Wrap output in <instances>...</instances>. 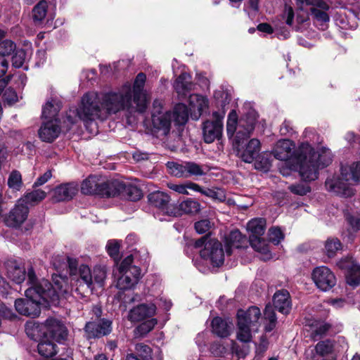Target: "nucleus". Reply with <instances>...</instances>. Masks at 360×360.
<instances>
[{
    "label": "nucleus",
    "mask_w": 360,
    "mask_h": 360,
    "mask_svg": "<svg viewBox=\"0 0 360 360\" xmlns=\"http://www.w3.org/2000/svg\"><path fill=\"white\" fill-rule=\"evenodd\" d=\"M27 283L30 285L25 290L26 298L17 299L15 301L16 311L26 316H38L41 313L43 302L55 303L60 297L66 298L72 292L68 278L56 275L53 277V284L48 280L38 281L32 266L28 268Z\"/></svg>",
    "instance_id": "nucleus-1"
},
{
    "label": "nucleus",
    "mask_w": 360,
    "mask_h": 360,
    "mask_svg": "<svg viewBox=\"0 0 360 360\" xmlns=\"http://www.w3.org/2000/svg\"><path fill=\"white\" fill-rule=\"evenodd\" d=\"M297 166L302 179L305 181H314L318 178L319 168L325 167L332 162L329 150L317 154L308 143H302L296 155Z\"/></svg>",
    "instance_id": "nucleus-2"
},
{
    "label": "nucleus",
    "mask_w": 360,
    "mask_h": 360,
    "mask_svg": "<svg viewBox=\"0 0 360 360\" xmlns=\"http://www.w3.org/2000/svg\"><path fill=\"white\" fill-rule=\"evenodd\" d=\"M355 183H360V161L351 166H342L340 176L328 178L325 184L328 191L348 198L354 194L352 185Z\"/></svg>",
    "instance_id": "nucleus-3"
},
{
    "label": "nucleus",
    "mask_w": 360,
    "mask_h": 360,
    "mask_svg": "<svg viewBox=\"0 0 360 360\" xmlns=\"http://www.w3.org/2000/svg\"><path fill=\"white\" fill-rule=\"evenodd\" d=\"M101 95L96 92H88L81 98V102L77 108L73 110L75 115L73 117L71 115H67L68 121L73 124L75 118L78 117L85 123L96 120H104V112L101 105Z\"/></svg>",
    "instance_id": "nucleus-4"
},
{
    "label": "nucleus",
    "mask_w": 360,
    "mask_h": 360,
    "mask_svg": "<svg viewBox=\"0 0 360 360\" xmlns=\"http://www.w3.org/2000/svg\"><path fill=\"white\" fill-rule=\"evenodd\" d=\"M243 127L244 125L241 122L233 145L240 158L244 162L250 163L257 158L259 153L260 141L257 139H252L246 143L255 129V119L248 122L247 127L245 128V131L240 129Z\"/></svg>",
    "instance_id": "nucleus-5"
},
{
    "label": "nucleus",
    "mask_w": 360,
    "mask_h": 360,
    "mask_svg": "<svg viewBox=\"0 0 360 360\" xmlns=\"http://www.w3.org/2000/svg\"><path fill=\"white\" fill-rule=\"evenodd\" d=\"M101 99L104 120L110 115L115 114L123 110H129L132 107L131 86L127 83L122 86L117 92L110 91L101 93Z\"/></svg>",
    "instance_id": "nucleus-6"
},
{
    "label": "nucleus",
    "mask_w": 360,
    "mask_h": 360,
    "mask_svg": "<svg viewBox=\"0 0 360 360\" xmlns=\"http://www.w3.org/2000/svg\"><path fill=\"white\" fill-rule=\"evenodd\" d=\"M261 311L252 306L247 310L239 309L237 312V338L243 342H250L252 334L258 332L261 326Z\"/></svg>",
    "instance_id": "nucleus-7"
},
{
    "label": "nucleus",
    "mask_w": 360,
    "mask_h": 360,
    "mask_svg": "<svg viewBox=\"0 0 360 360\" xmlns=\"http://www.w3.org/2000/svg\"><path fill=\"white\" fill-rule=\"evenodd\" d=\"M189 109L184 103H178L175 105L172 114V120L176 124L184 125L188 120L190 112L191 117L198 120L202 112L208 108V100L198 94H191L188 98Z\"/></svg>",
    "instance_id": "nucleus-8"
},
{
    "label": "nucleus",
    "mask_w": 360,
    "mask_h": 360,
    "mask_svg": "<svg viewBox=\"0 0 360 360\" xmlns=\"http://www.w3.org/2000/svg\"><path fill=\"white\" fill-rule=\"evenodd\" d=\"M122 188L117 181H106L97 176H90L82 184V192L86 195L114 197Z\"/></svg>",
    "instance_id": "nucleus-9"
},
{
    "label": "nucleus",
    "mask_w": 360,
    "mask_h": 360,
    "mask_svg": "<svg viewBox=\"0 0 360 360\" xmlns=\"http://www.w3.org/2000/svg\"><path fill=\"white\" fill-rule=\"evenodd\" d=\"M133 256L128 255L121 262L118 267L119 277L117 281V287L120 290H128L132 288L138 283L141 278V269L131 265Z\"/></svg>",
    "instance_id": "nucleus-10"
},
{
    "label": "nucleus",
    "mask_w": 360,
    "mask_h": 360,
    "mask_svg": "<svg viewBox=\"0 0 360 360\" xmlns=\"http://www.w3.org/2000/svg\"><path fill=\"white\" fill-rule=\"evenodd\" d=\"M248 230L250 232V243L257 252L269 255L270 251L266 241L261 236L264 233L266 220L263 218H256L248 223Z\"/></svg>",
    "instance_id": "nucleus-11"
},
{
    "label": "nucleus",
    "mask_w": 360,
    "mask_h": 360,
    "mask_svg": "<svg viewBox=\"0 0 360 360\" xmlns=\"http://www.w3.org/2000/svg\"><path fill=\"white\" fill-rule=\"evenodd\" d=\"M152 124L156 133L167 136L170 131L172 114L170 111H164L160 101L155 100L153 104Z\"/></svg>",
    "instance_id": "nucleus-12"
},
{
    "label": "nucleus",
    "mask_w": 360,
    "mask_h": 360,
    "mask_svg": "<svg viewBox=\"0 0 360 360\" xmlns=\"http://www.w3.org/2000/svg\"><path fill=\"white\" fill-rule=\"evenodd\" d=\"M295 144L292 141L289 139H281L276 143L272 153L276 159L285 161L290 169L299 171V168H295L297 164L295 157L298 149L293 152Z\"/></svg>",
    "instance_id": "nucleus-13"
},
{
    "label": "nucleus",
    "mask_w": 360,
    "mask_h": 360,
    "mask_svg": "<svg viewBox=\"0 0 360 360\" xmlns=\"http://www.w3.org/2000/svg\"><path fill=\"white\" fill-rule=\"evenodd\" d=\"M200 254L204 260L210 262L213 266L218 267L224 264V252L222 245L215 239L210 240Z\"/></svg>",
    "instance_id": "nucleus-14"
},
{
    "label": "nucleus",
    "mask_w": 360,
    "mask_h": 360,
    "mask_svg": "<svg viewBox=\"0 0 360 360\" xmlns=\"http://www.w3.org/2000/svg\"><path fill=\"white\" fill-rule=\"evenodd\" d=\"M150 205L158 210L157 214H162L164 216H176V212L170 203V197L165 192L155 191L148 196Z\"/></svg>",
    "instance_id": "nucleus-15"
},
{
    "label": "nucleus",
    "mask_w": 360,
    "mask_h": 360,
    "mask_svg": "<svg viewBox=\"0 0 360 360\" xmlns=\"http://www.w3.org/2000/svg\"><path fill=\"white\" fill-rule=\"evenodd\" d=\"M212 116L215 118L214 121L207 120L202 125L203 139L205 143H211L216 139H219L223 130V124L221 116L218 112H214Z\"/></svg>",
    "instance_id": "nucleus-16"
},
{
    "label": "nucleus",
    "mask_w": 360,
    "mask_h": 360,
    "mask_svg": "<svg viewBox=\"0 0 360 360\" xmlns=\"http://www.w3.org/2000/svg\"><path fill=\"white\" fill-rule=\"evenodd\" d=\"M312 279L322 291H328L336 283V278L329 268L321 266L315 268L312 272Z\"/></svg>",
    "instance_id": "nucleus-17"
},
{
    "label": "nucleus",
    "mask_w": 360,
    "mask_h": 360,
    "mask_svg": "<svg viewBox=\"0 0 360 360\" xmlns=\"http://www.w3.org/2000/svg\"><path fill=\"white\" fill-rule=\"evenodd\" d=\"M146 80V75L143 72L139 73L131 89L132 101L136 104V110L140 112H144L147 106L146 97L143 91Z\"/></svg>",
    "instance_id": "nucleus-18"
},
{
    "label": "nucleus",
    "mask_w": 360,
    "mask_h": 360,
    "mask_svg": "<svg viewBox=\"0 0 360 360\" xmlns=\"http://www.w3.org/2000/svg\"><path fill=\"white\" fill-rule=\"evenodd\" d=\"M28 214V207L18 200L14 207L4 217V222L8 227L19 228L27 219Z\"/></svg>",
    "instance_id": "nucleus-19"
},
{
    "label": "nucleus",
    "mask_w": 360,
    "mask_h": 360,
    "mask_svg": "<svg viewBox=\"0 0 360 360\" xmlns=\"http://www.w3.org/2000/svg\"><path fill=\"white\" fill-rule=\"evenodd\" d=\"M112 322L102 319L98 322L90 321L85 326V332L89 338H100L108 335L112 330Z\"/></svg>",
    "instance_id": "nucleus-20"
},
{
    "label": "nucleus",
    "mask_w": 360,
    "mask_h": 360,
    "mask_svg": "<svg viewBox=\"0 0 360 360\" xmlns=\"http://www.w3.org/2000/svg\"><path fill=\"white\" fill-rule=\"evenodd\" d=\"M156 309V305L154 303L141 304L129 311L128 319L132 322L141 321L153 316Z\"/></svg>",
    "instance_id": "nucleus-21"
},
{
    "label": "nucleus",
    "mask_w": 360,
    "mask_h": 360,
    "mask_svg": "<svg viewBox=\"0 0 360 360\" xmlns=\"http://www.w3.org/2000/svg\"><path fill=\"white\" fill-rule=\"evenodd\" d=\"M60 120H47L43 122L39 130V136L43 141L52 142L60 133Z\"/></svg>",
    "instance_id": "nucleus-22"
},
{
    "label": "nucleus",
    "mask_w": 360,
    "mask_h": 360,
    "mask_svg": "<svg viewBox=\"0 0 360 360\" xmlns=\"http://www.w3.org/2000/svg\"><path fill=\"white\" fill-rule=\"evenodd\" d=\"M77 186L74 183L63 184L53 190L52 200L58 202L71 200L77 193Z\"/></svg>",
    "instance_id": "nucleus-23"
},
{
    "label": "nucleus",
    "mask_w": 360,
    "mask_h": 360,
    "mask_svg": "<svg viewBox=\"0 0 360 360\" xmlns=\"http://www.w3.org/2000/svg\"><path fill=\"white\" fill-rule=\"evenodd\" d=\"M253 119H255V123L257 118H256L255 113H253V115H250V117H247L246 120L241 118L239 120V123L238 124V115H237L236 110H231L228 115L227 123H226V132H227L228 136L229 137L233 136L235 132L237 134V131L238 130V128H239V126H240L241 122H242V124L244 125V127L240 129L243 131H245V128L247 127L248 122Z\"/></svg>",
    "instance_id": "nucleus-24"
},
{
    "label": "nucleus",
    "mask_w": 360,
    "mask_h": 360,
    "mask_svg": "<svg viewBox=\"0 0 360 360\" xmlns=\"http://www.w3.org/2000/svg\"><path fill=\"white\" fill-rule=\"evenodd\" d=\"M62 108L61 101L55 97L50 98L42 108V117L47 120H60L58 112Z\"/></svg>",
    "instance_id": "nucleus-25"
},
{
    "label": "nucleus",
    "mask_w": 360,
    "mask_h": 360,
    "mask_svg": "<svg viewBox=\"0 0 360 360\" xmlns=\"http://www.w3.org/2000/svg\"><path fill=\"white\" fill-rule=\"evenodd\" d=\"M274 308L283 314H289L291 309L290 294L286 290L277 291L273 297Z\"/></svg>",
    "instance_id": "nucleus-26"
},
{
    "label": "nucleus",
    "mask_w": 360,
    "mask_h": 360,
    "mask_svg": "<svg viewBox=\"0 0 360 360\" xmlns=\"http://www.w3.org/2000/svg\"><path fill=\"white\" fill-rule=\"evenodd\" d=\"M71 282L76 283L82 287H85L86 290L93 289L92 273L87 265L82 264L79 266L77 275L71 278Z\"/></svg>",
    "instance_id": "nucleus-27"
},
{
    "label": "nucleus",
    "mask_w": 360,
    "mask_h": 360,
    "mask_svg": "<svg viewBox=\"0 0 360 360\" xmlns=\"http://www.w3.org/2000/svg\"><path fill=\"white\" fill-rule=\"evenodd\" d=\"M194 84L191 82V75L182 72L175 80L174 88L179 96L186 97L193 89Z\"/></svg>",
    "instance_id": "nucleus-28"
},
{
    "label": "nucleus",
    "mask_w": 360,
    "mask_h": 360,
    "mask_svg": "<svg viewBox=\"0 0 360 360\" xmlns=\"http://www.w3.org/2000/svg\"><path fill=\"white\" fill-rule=\"evenodd\" d=\"M43 326L46 330L45 333L50 334L54 338L64 339L67 335L65 326L56 319H47Z\"/></svg>",
    "instance_id": "nucleus-29"
},
{
    "label": "nucleus",
    "mask_w": 360,
    "mask_h": 360,
    "mask_svg": "<svg viewBox=\"0 0 360 360\" xmlns=\"http://www.w3.org/2000/svg\"><path fill=\"white\" fill-rule=\"evenodd\" d=\"M7 275L10 279L20 284L26 277V271L24 267L19 266L15 261H10L6 264Z\"/></svg>",
    "instance_id": "nucleus-30"
},
{
    "label": "nucleus",
    "mask_w": 360,
    "mask_h": 360,
    "mask_svg": "<svg viewBox=\"0 0 360 360\" xmlns=\"http://www.w3.org/2000/svg\"><path fill=\"white\" fill-rule=\"evenodd\" d=\"M39 354L44 358H51L58 353V346L51 340L44 338L37 346Z\"/></svg>",
    "instance_id": "nucleus-31"
},
{
    "label": "nucleus",
    "mask_w": 360,
    "mask_h": 360,
    "mask_svg": "<svg viewBox=\"0 0 360 360\" xmlns=\"http://www.w3.org/2000/svg\"><path fill=\"white\" fill-rule=\"evenodd\" d=\"M201 210L200 204L192 198H186L179 205V211L181 214H195Z\"/></svg>",
    "instance_id": "nucleus-32"
},
{
    "label": "nucleus",
    "mask_w": 360,
    "mask_h": 360,
    "mask_svg": "<svg viewBox=\"0 0 360 360\" xmlns=\"http://www.w3.org/2000/svg\"><path fill=\"white\" fill-rule=\"evenodd\" d=\"M230 326L228 322L220 317H215L212 321V332L221 338L229 335Z\"/></svg>",
    "instance_id": "nucleus-33"
},
{
    "label": "nucleus",
    "mask_w": 360,
    "mask_h": 360,
    "mask_svg": "<svg viewBox=\"0 0 360 360\" xmlns=\"http://www.w3.org/2000/svg\"><path fill=\"white\" fill-rule=\"evenodd\" d=\"M46 196L45 191L41 189L26 193L19 200L24 205H35L43 200Z\"/></svg>",
    "instance_id": "nucleus-34"
},
{
    "label": "nucleus",
    "mask_w": 360,
    "mask_h": 360,
    "mask_svg": "<svg viewBox=\"0 0 360 360\" xmlns=\"http://www.w3.org/2000/svg\"><path fill=\"white\" fill-rule=\"evenodd\" d=\"M264 330L266 332L272 331L277 323L276 313L270 305H266L264 311Z\"/></svg>",
    "instance_id": "nucleus-35"
},
{
    "label": "nucleus",
    "mask_w": 360,
    "mask_h": 360,
    "mask_svg": "<svg viewBox=\"0 0 360 360\" xmlns=\"http://www.w3.org/2000/svg\"><path fill=\"white\" fill-rule=\"evenodd\" d=\"M245 240V237L242 236L241 233L238 230L232 231L226 238L228 246L226 252L230 254V250L232 248H241Z\"/></svg>",
    "instance_id": "nucleus-36"
},
{
    "label": "nucleus",
    "mask_w": 360,
    "mask_h": 360,
    "mask_svg": "<svg viewBox=\"0 0 360 360\" xmlns=\"http://www.w3.org/2000/svg\"><path fill=\"white\" fill-rule=\"evenodd\" d=\"M186 178L193 176H203L206 174L207 172V167L205 165H200L191 161L186 162Z\"/></svg>",
    "instance_id": "nucleus-37"
},
{
    "label": "nucleus",
    "mask_w": 360,
    "mask_h": 360,
    "mask_svg": "<svg viewBox=\"0 0 360 360\" xmlns=\"http://www.w3.org/2000/svg\"><path fill=\"white\" fill-rule=\"evenodd\" d=\"M347 283L356 287L360 284V266L352 264L346 275Z\"/></svg>",
    "instance_id": "nucleus-38"
},
{
    "label": "nucleus",
    "mask_w": 360,
    "mask_h": 360,
    "mask_svg": "<svg viewBox=\"0 0 360 360\" xmlns=\"http://www.w3.org/2000/svg\"><path fill=\"white\" fill-rule=\"evenodd\" d=\"M166 165L172 175L178 178H186V162H168Z\"/></svg>",
    "instance_id": "nucleus-39"
},
{
    "label": "nucleus",
    "mask_w": 360,
    "mask_h": 360,
    "mask_svg": "<svg viewBox=\"0 0 360 360\" xmlns=\"http://www.w3.org/2000/svg\"><path fill=\"white\" fill-rule=\"evenodd\" d=\"M47 2L45 0L40 1L32 10V17L34 21L41 22L46 15Z\"/></svg>",
    "instance_id": "nucleus-40"
},
{
    "label": "nucleus",
    "mask_w": 360,
    "mask_h": 360,
    "mask_svg": "<svg viewBox=\"0 0 360 360\" xmlns=\"http://www.w3.org/2000/svg\"><path fill=\"white\" fill-rule=\"evenodd\" d=\"M168 187L171 190H172L178 193L184 194V195H188L189 193H188V190H192V191H195V188H198L199 185L195 183L191 182V181H186L184 184H168Z\"/></svg>",
    "instance_id": "nucleus-41"
},
{
    "label": "nucleus",
    "mask_w": 360,
    "mask_h": 360,
    "mask_svg": "<svg viewBox=\"0 0 360 360\" xmlns=\"http://www.w3.org/2000/svg\"><path fill=\"white\" fill-rule=\"evenodd\" d=\"M8 186L13 191H18L22 186V175L18 170H13L8 179Z\"/></svg>",
    "instance_id": "nucleus-42"
},
{
    "label": "nucleus",
    "mask_w": 360,
    "mask_h": 360,
    "mask_svg": "<svg viewBox=\"0 0 360 360\" xmlns=\"http://www.w3.org/2000/svg\"><path fill=\"white\" fill-rule=\"evenodd\" d=\"M326 255L328 257H333L336 252L342 249V244L339 239L331 238H328L325 243Z\"/></svg>",
    "instance_id": "nucleus-43"
},
{
    "label": "nucleus",
    "mask_w": 360,
    "mask_h": 360,
    "mask_svg": "<svg viewBox=\"0 0 360 360\" xmlns=\"http://www.w3.org/2000/svg\"><path fill=\"white\" fill-rule=\"evenodd\" d=\"M326 10H323L319 8H311V12L314 18L316 21V22L320 23L319 25L321 26V29L324 30L326 27V23L329 21V16L328 13L326 12Z\"/></svg>",
    "instance_id": "nucleus-44"
},
{
    "label": "nucleus",
    "mask_w": 360,
    "mask_h": 360,
    "mask_svg": "<svg viewBox=\"0 0 360 360\" xmlns=\"http://www.w3.org/2000/svg\"><path fill=\"white\" fill-rule=\"evenodd\" d=\"M315 349L317 354L321 356H325L332 353L333 345L329 340L321 341L316 344Z\"/></svg>",
    "instance_id": "nucleus-45"
},
{
    "label": "nucleus",
    "mask_w": 360,
    "mask_h": 360,
    "mask_svg": "<svg viewBox=\"0 0 360 360\" xmlns=\"http://www.w3.org/2000/svg\"><path fill=\"white\" fill-rule=\"evenodd\" d=\"M106 278V269L104 266H96L92 273V281L102 286Z\"/></svg>",
    "instance_id": "nucleus-46"
},
{
    "label": "nucleus",
    "mask_w": 360,
    "mask_h": 360,
    "mask_svg": "<svg viewBox=\"0 0 360 360\" xmlns=\"http://www.w3.org/2000/svg\"><path fill=\"white\" fill-rule=\"evenodd\" d=\"M268 238L270 242L278 245L284 238V234L280 228L272 227L269 230Z\"/></svg>",
    "instance_id": "nucleus-47"
},
{
    "label": "nucleus",
    "mask_w": 360,
    "mask_h": 360,
    "mask_svg": "<svg viewBox=\"0 0 360 360\" xmlns=\"http://www.w3.org/2000/svg\"><path fill=\"white\" fill-rule=\"evenodd\" d=\"M157 323L155 319H151L140 324L136 328V330L139 335H145L153 329Z\"/></svg>",
    "instance_id": "nucleus-48"
},
{
    "label": "nucleus",
    "mask_w": 360,
    "mask_h": 360,
    "mask_svg": "<svg viewBox=\"0 0 360 360\" xmlns=\"http://www.w3.org/2000/svg\"><path fill=\"white\" fill-rule=\"evenodd\" d=\"M15 49V44L11 40L6 39L0 43V56L4 57L11 54Z\"/></svg>",
    "instance_id": "nucleus-49"
},
{
    "label": "nucleus",
    "mask_w": 360,
    "mask_h": 360,
    "mask_svg": "<svg viewBox=\"0 0 360 360\" xmlns=\"http://www.w3.org/2000/svg\"><path fill=\"white\" fill-rule=\"evenodd\" d=\"M107 252L115 262L119 257L120 243L117 240H109L106 245Z\"/></svg>",
    "instance_id": "nucleus-50"
},
{
    "label": "nucleus",
    "mask_w": 360,
    "mask_h": 360,
    "mask_svg": "<svg viewBox=\"0 0 360 360\" xmlns=\"http://www.w3.org/2000/svg\"><path fill=\"white\" fill-rule=\"evenodd\" d=\"M288 189L294 194L299 195H306L310 192V187L303 183H299L297 184H292L288 186Z\"/></svg>",
    "instance_id": "nucleus-51"
},
{
    "label": "nucleus",
    "mask_w": 360,
    "mask_h": 360,
    "mask_svg": "<svg viewBox=\"0 0 360 360\" xmlns=\"http://www.w3.org/2000/svg\"><path fill=\"white\" fill-rule=\"evenodd\" d=\"M135 349L143 360H150L151 359L152 350L148 345L143 343L137 344Z\"/></svg>",
    "instance_id": "nucleus-52"
},
{
    "label": "nucleus",
    "mask_w": 360,
    "mask_h": 360,
    "mask_svg": "<svg viewBox=\"0 0 360 360\" xmlns=\"http://www.w3.org/2000/svg\"><path fill=\"white\" fill-rule=\"evenodd\" d=\"M255 160V167L257 169L266 171L271 166L270 160L264 155H259V154Z\"/></svg>",
    "instance_id": "nucleus-53"
},
{
    "label": "nucleus",
    "mask_w": 360,
    "mask_h": 360,
    "mask_svg": "<svg viewBox=\"0 0 360 360\" xmlns=\"http://www.w3.org/2000/svg\"><path fill=\"white\" fill-rule=\"evenodd\" d=\"M127 198L131 201H137L142 197L141 191L136 186H129L126 188Z\"/></svg>",
    "instance_id": "nucleus-54"
},
{
    "label": "nucleus",
    "mask_w": 360,
    "mask_h": 360,
    "mask_svg": "<svg viewBox=\"0 0 360 360\" xmlns=\"http://www.w3.org/2000/svg\"><path fill=\"white\" fill-rule=\"evenodd\" d=\"M195 231L200 234L205 233L207 231H208L211 226L212 223L209 219H201L198 221H196L195 223Z\"/></svg>",
    "instance_id": "nucleus-55"
},
{
    "label": "nucleus",
    "mask_w": 360,
    "mask_h": 360,
    "mask_svg": "<svg viewBox=\"0 0 360 360\" xmlns=\"http://www.w3.org/2000/svg\"><path fill=\"white\" fill-rule=\"evenodd\" d=\"M281 18L288 25L291 26L293 23L294 19V11L292 8L290 6L285 5L281 15Z\"/></svg>",
    "instance_id": "nucleus-56"
},
{
    "label": "nucleus",
    "mask_w": 360,
    "mask_h": 360,
    "mask_svg": "<svg viewBox=\"0 0 360 360\" xmlns=\"http://www.w3.org/2000/svg\"><path fill=\"white\" fill-rule=\"evenodd\" d=\"M4 101L9 105L15 103L18 101V96L15 90L12 88H7L3 94Z\"/></svg>",
    "instance_id": "nucleus-57"
},
{
    "label": "nucleus",
    "mask_w": 360,
    "mask_h": 360,
    "mask_svg": "<svg viewBox=\"0 0 360 360\" xmlns=\"http://www.w3.org/2000/svg\"><path fill=\"white\" fill-rule=\"evenodd\" d=\"M25 52L22 50H18L12 57V64L15 68L22 66L25 60Z\"/></svg>",
    "instance_id": "nucleus-58"
},
{
    "label": "nucleus",
    "mask_w": 360,
    "mask_h": 360,
    "mask_svg": "<svg viewBox=\"0 0 360 360\" xmlns=\"http://www.w3.org/2000/svg\"><path fill=\"white\" fill-rule=\"evenodd\" d=\"M195 191L199 192L201 194H202L207 197H209L210 198H212V199H218L219 198L218 192L213 189H211V188H202L201 186H199L198 188H195Z\"/></svg>",
    "instance_id": "nucleus-59"
},
{
    "label": "nucleus",
    "mask_w": 360,
    "mask_h": 360,
    "mask_svg": "<svg viewBox=\"0 0 360 360\" xmlns=\"http://www.w3.org/2000/svg\"><path fill=\"white\" fill-rule=\"evenodd\" d=\"M292 124L288 121H284L280 127V133L282 136H292L294 134Z\"/></svg>",
    "instance_id": "nucleus-60"
},
{
    "label": "nucleus",
    "mask_w": 360,
    "mask_h": 360,
    "mask_svg": "<svg viewBox=\"0 0 360 360\" xmlns=\"http://www.w3.org/2000/svg\"><path fill=\"white\" fill-rule=\"evenodd\" d=\"M52 176V173L51 170L46 171L43 175L40 176L37 178L36 181L34 183V187H38L44 185L46 183Z\"/></svg>",
    "instance_id": "nucleus-61"
},
{
    "label": "nucleus",
    "mask_w": 360,
    "mask_h": 360,
    "mask_svg": "<svg viewBox=\"0 0 360 360\" xmlns=\"http://www.w3.org/2000/svg\"><path fill=\"white\" fill-rule=\"evenodd\" d=\"M67 261H68V265L69 267L70 276V278H71L72 277L76 276L77 275L78 264H77V261L75 259L68 257L67 259Z\"/></svg>",
    "instance_id": "nucleus-62"
},
{
    "label": "nucleus",
    "mask_w": 360,
    "mask_h": 360,
    "mask_svg": "<svg viewBox=\"0 0 360 360\" xmlns=\"http://www.w3.org/2000/svg\"><path fill=\"white\" fill-rule=\"evenodd\" d=\"M233 352L237 355L238 358L244 359L249 352L248 347H240L239 345H233L232 347Z\"/></svg>",
    "instance_id": "nucleus-63"
},
{
    "label": "nucleus",
    "mask_w": 360,
    "mask_h": 360,
    "mask_svg": "<svg viewBox=\"0 0 360 360\" xmlns=\"http://www.w3.org/2000/svg\"><path fill=\"white\" fill-rule=\"evenodd\" d=\"M210 352L215 356H220L225 352V348L219 342H214L210 345Z\"/></svg>",
    "instance_id": "nucleus-64"
}]
</instances>
